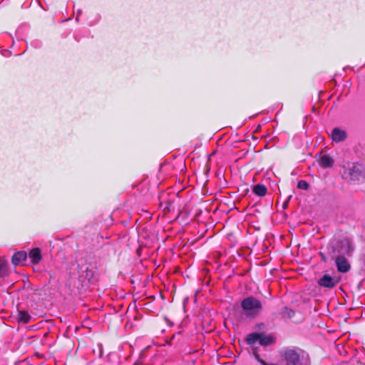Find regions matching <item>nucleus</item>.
Instances as JSON below:
<instances>
[{"mask_svg":"<svg viewBox=\"0 0 365 365\" xmlns=\"http://www.w3.org/2000/svg\"><path fill=\"white\" fill-rule=\"evenodd\" d=\"M282 356L286 365H310L309 354L302 349H286Z\"/></svg>","mask_w":365,"mask_h":365,"instance_id":"nucleus-1","label":"nucleus"},{"mask_svg":"<svg viewBox=\"0 0 365 365\" xmlns=\"http://www.w3.org/2000/svg\"><path fill=\"white\" fill-rule=\"evenodd\" d=\"M241 307L245 314L251 318H256L262 310L260 300L254 297H247L241 302Z\"/></svg>","mask_w":365,"mask_h":365,"instance_id":"nucleus-2","label":"nucleus"},{"mask_svg":"<svg viewBox=\"0 0 365 365\" xmlns=\"http://www.w3.org/2000/svg\"><path fill=\"white\" fill-rule=\"evenodd\" d=\"M354 245L352 240L344 237L339 241L337 245L338 252L341 255L351 257L354 251Z\"/></svg>","mask_w":365,"mask_h":365,"instance_id":"nucleus-3","label":"nucleus"},{"mask_svg":"<svg viewBox=\"0 0 365 365\" xmlns=\"http://www.w3.org/2000/svg\"><path fill=\"white\" fill-rule=\"evenodd\" d=\"M335 264L338 272L341 273L347 272L351 269V265L346 258L343 255H339L335 259Z\"/></svg>","mask_w":365,"mask_h":365,"instance_id":"nucleus-4","label":"nucleus"},{"mask_svg":"<svg viewBox=\"0 0 365 365\" xmlns=\"http://www.w3.org/2000/svg\"><path fill=\"white\" fill-rule=\"evenodd\" d=\"M346 137L347 135L346 131L339 128H334L331 131V138L332 140L336 143L345 140Z\"/></svg>","mask_w":365,"mask_h":365,"instance_id":"nucleus-5","label":"nucleus"},{"mask_svg":"<svg viewBox=\"0 0 365 365\" xmlns=\"http://www.w3.org/2000/svg\"><path fill=\"white\" fill-rule=\"evenodd\" d=\"M96 272L93 267H86V269L81 272L80 277L87 279L89 283H93L96 280Z\"/></svg>","mask_w":365,"mask_h":365,"instance_id":"nucleus-6","label":"nucleus"},{"mask_svg":"<svg viewBox=\"0 0 365 365\" xmlns=\"http://www.w3.org/2000/svg\"><path fill=\"white\" fill-rule=\"evenodd\" d=\"M318 284L321 287L332 288L336 284V281H335L332 277L328 274H324L320 279H319Z\"/></svg>","mask_w":365,"mask_h":365,"instance_id":"nucleus-7","label":"nucleus"},{"mask_svg":"<svg viewBox=\"0 0 365 365\" xmlns=\"http://www.w3.org/2000/svg\"><path fill=\"white\" fill-rule=\"evenodd\" d=\"M27 256V253L24 251L17 252L12 257V263L16 266L23 264L26 261Z\"/></svg>","mask_w":365,"mask_h":365,"instance_id":"nucleus-8","label":"nucleus"},{"mask_svg":"<svg viewBox=\"0 0 365 365\" xmlns=\"http://www.w3.org/2000/svg\"><path fill=\"white\" fill-rule=\"evenodd\" d=\"M29 257L33 264H38L42 259L41 250L38 247L32 249L29 253Z\"/></svg>","mask_w":365,"mask_h":365,"instance_id":"nucleus-9","label":"nucleus"},{"mask_svg":"<svg viewBox=\"0 0 365 365\" xmlns=\"http://www.w3.org/2000/svg\"><path fill=\"white\" fill-rule=\"evenodd\" d=\"M334 163L333 158L327 154L322 155L319 160V165L323 168H331Z\"/></svg>","mask_w":365,"mask_h":365,"instance_id":"nucleus-10","label":"nucleus"},{"mask_svg":"<svg viewBox=\"0 0 365 365\" xmlns=\"http://www.w3.org/2000/svg\"><path fill=\"white\" fill-rule=\"evenodd\" d=\"M17 319L19 323L27 324L31 320V315L26 311H18Z\"/></svg>","mask_w":365,"mask_h":365,"instance_id":"nucleus-11","label":"nucleus"},{"mask_svg":"<svg viewBox=\"0 0 365 365\" xmlns=\"http://www.w3.org/2000/svg\"><path fill=\"white\" fill-rule=\"evenodd\" d=\"M258 342L262 346H267L274 342V338L271 336L259 334Z\"/></svg>","mask_w":365,"mask_h":365,"instance_id":"nucleus-12","label":"nucleus"},{"mask_svg":"<svg viewBox=\"0 0 365 365\" xmlns=\"http://www.w3.org/2000/svg\"><path fill=\"white\" fill-rule=\"evenodd\" d=\"M267 187L261 184L255 185L253 187V192L258 196L263 197L267 193Z\"/></svg>","mask_w":365,"mask_h":365,"instance_id":"nucleus-13","label":"nucleus"},{"mask_svg":"<svg viewBox=\"0 0 365 365\" xmlns=\"http://www.w3.org/2000/svg\"><path fill=\"white\" fill-rule=\"evenodd\" d=\"M9 274L7 262L3 259H0V278L4 277Z\"/></svg>","mask_w":365,"mask_h":365,"instance_id":"nucleus-14","label":"nucleus"},{"mask_svg":"<svg viewBox=\"0 0 365 365\" xmlns=\"http://www.w3.org/2000/svg\"><path fill=\"white\" fill-rule=\"evenodd\" d=\"M259 333H252L247 336L246 341L248 344L252 345L259 340Z\"/></svg>","mask_w":365,"mask_h":365,"instance_id":"nucleus-15","label":"nucleus"},{"mask_svg":"<svg viewBox=\"0 0 365 365\" xmlns=\"http://www.w3.org/2000/svg\"><path fill=\"white\" fill-rule=\"evenodd\" d=\"M297 187L301 190H307L309 188V184L305 180H299L297 183Z\"/></svg>","mask_w":365,"mask_h":365,"instance_id":"nucleus-16","label":"nucleus"},{"mask_svg":"<svg viewBox=\"0 0 365 365\" xmlns=\"http://www.w3.org/2000/svg\"><path fill=\"white\" fill-rule=\"evenodd\" d=\"M24 292H25V294L26 295V297L30 299L31 301L34 302L36 300V299L34 297V293L33 289H27L24 291Z\"/></svg>","mask_w":365,"mask_h":365,"instance_id":"nucleus-17","label":"nucleus"},{"mask_svg":"<svg viewBox=\"0 0 365 365\" xmlns=\"http://www.w3.org/2000/svg\"><path fill=\"white\" fill-rule=\"evenodd\" d=\"M284 312L288 315L289 317H292L294 314V312L288 308L284 309Z\"/></svg>","mask_w":365,"mask_h":365,"instance_id":"nucleus-18","label":"nucleus"},{"mask_svg":"<svg viewBox=\"0 0 365 365\" xmlns=\"http://www.w3.org/2000/svg\"><path fill=\"white\" fill-rule=\"evenodd\" d=\"M79 13H81V11H79L78 14H77V16H76V20L78 21V17H79Z\"/></svg>","mask_w":365,"mask_h":365,"instance_id":"nucleus-19","label":"nucleus"}]
</instances>
